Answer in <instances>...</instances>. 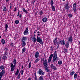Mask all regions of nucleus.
<instances>
[{
	"mask_svg": "<svg viewBox=\"0 0 80 80\" xmlns=\"http://www.w3.org/2000/svg\"><path fill=\"white\" fill-rule=\"evenodd\" d=\"M58 60V58H57V51L54 52V53L53 56V59L52 60V62L54 63L55 61Z\"/></svg>",
	"mask_w": 80,
	"mask_h": 80,
	"instance_id": "nucleus-1",
	"label": "nucleus"
},
{
	"mask_svg": "<svg viewBox=\"0 0 80 80\" xmlns=\"http://www.w3.org/2000/svg\"><path fill=\"white\" fill-rule=\"evenodd\" d=\"M37 42L40 43L41 45L43 44V42L42 41V39L38 37V36H37Z\"/></svg>",
	"mask_w": 80,
	"mask_h": 80,
	"instance_id": "nucleus-2",
	"label": "nucleus"
},
{
	"mask_svg": "<svg viewBox=\"0 0 80 80\" xmlns=\"http://www.w3.org/2000/svg\"><path fill=\"white\" fill-rule=\"evenodd\" d=\"M69 4V2H68V1H67L66 2L65 8L66 10H68L70 8V5Z\"/></svg>",
	"mask_w": 80,
	"mask_h": 80,
	"instance_id": "nucleus-3",
	"label": "nucleus"
},
{
	"mask_svg": "<svg viewBox=\"0 0 80 80\" xmlns=\"http://www.w3.org/2000/svg\"><path fill=\"white\" fill-rule=\"evenodd\" d=\"M73 10H74L75 13H76V12H77V5H76V3H74L73 5Z\"/></svg>",
	"mask_w": 80,
	"mask_h": 80,
	"instance_id": "nucleus-4",
	"label": "nucleus"
},
{
	"mask_svg": "<svg viewBox=\"0 0 80 80\" xmlns=\"http://www.w3.org/2000/svg\"><path fill=\"white\" fill-rule=\"evenodd\" d=\"M5 72L4 70H2V72H1L0 73V79H2V77H3V76L4 75Z\"/></svg>",
	"mask_w": 80,
	"mask_h": 80,
	"instance_id": "nucleus-5",
	"label": "nucleus"
},
{
	"mask_svg": "<svg viewBox=\"0 0 80 80\" xmlns=\"http://www.w3.org/2000/svg\"><path fill=\"white\" fill-rule=\"evenodd\" d=\"M68 43H71V42H72V41H73V38H72V36H70L68 38Z\"/></svg>",
	"mask_w": 80,
	"mask_h": 80,
	"instance_id": "nucleus-6",
	"label": "nucleus"
},
{
	"mask_svg": "<svg viewBox=\"0 0 80 80\" xmlns=\"http://www.w3.org/2000/svg\"><path fill=\"white\" fill-rule=\"evenodd\" d=\"M28 27H27L26 30H25V31L24 32L23 34L25 35H27L28 34Z\"/></svg>",
	"mask_w": 80,
	"mask_h": 80,
	"instance_id": "nucleus-7",
	"label": "nucleus"
},
{
	"mask_svg": "<svg viewBox=\"0 0 80 80\" xmlns=\"http://www.w3.org/2000/svg\"><path fill=\"white\" fill-rule=\"evenodd\" d=\"M38 73L40 75H43L45 74V72L42 71L41 69H39L38 70Z\"/></svg>",
	"mask_w": 80,
	"mask_h": 80,
	"instance_id": "nucleus-8",
	"label": "nucleus"
},
{
	"mask_svg": "<svg viewBox=\"0 0 80 80\" xmlns=\"http://www.w3.org/2000/svg\"><path fill=\"white\" fill-rule=\"evenodd\" d=\"M47 63H48L47 61L46 60H45L43 63V64L45 66L44 68H46V67H48V64H47Z\"/></svg>",
	"mask_w": 80,
	"mask_h": 80,
	"instance_id": "nucleus-9",
	"label": "nucleus"
},
{
	"mask_svg": "<svg viewBox=\"0 0 80 80\" xmlns=\"http://www.w3.org/2000/svg\"><path fill=\"white\" fill-rule=\"evenodd\" d=\"M60 45H65V40L63 39L61 40L59 42Z\"/></svg>",
	"mask_w": 80,
	"mask_h": 80,
	"instance_id": "nucleus-10",
	"label": "nucleus"
},
{
	"mask_svg": "<svg viewBox=\"0 0 80 80\" xmlns=\"http://www.w3.org/2000/svg\"><path fill=\"white\" fill-rule=\"evenodd\" d=\"M50 68L53 70H57V68L55 66H54V65L53 64H51L50 65Z\"/></svg>",
	"mask_w": 80,
	"mask_h": 80,
	"instance_id": "nucleus-11",
	"label": "nucleus"
},
{
	"mask_svg": "<svg viewBox=\"0 0 80 80\" xmlns=\"http://www.w3.org/2000/svg\"><path fill=\"white\" fill-rule=\"evenodd\" d=\"M4 51L5 52H4L5 55H8V48H6L4 49Z\"/></svg>",
	"mask_w": 80,
	"mask_h": 80,
	"instance_id": "nucleus-12",
	"label": "nucleus"
},
{
	"mask_svg": "<svg viewBox=\"0 0 80 80\" xmlns=\"http://www.w3.org/2000/svg\"><path fill=\"white\" fill-rule=\"evenodd\" d=\"M34 57L36 58H37L39 57V52H37L35 54Z\"/></svg>",
	"mask_w": 80,
	"mask_h": 80,
	"instance_id": "nucleus-13",
	"label": "nucleus"
},
{
	"mask_svg": "<svg viewBox=\"0 0 80 80\" xmlns=\"http://www.w3.org/2000/svg\"><path fill=\"white\" fill-rule=\"evenodd\" d=\"M22 42L21 43V45L22 46V47H25V46L27 44V43L25 42V41H21Z\"/></svg>",
	"mask_w": 80,
	"mask_h": 80,
	"instance_id": "nucleus-14",
	"label": "nucleus"
},
{
	"mask_svg": "<svg viewBox=\"0 0 80 80\" xmlns=\"http://www.w3.org/2000/svg\"><path fill=\"white\" fill-rule=\"evenodd\" d=\"M53 54H51L50 55V57L48 59V62H51V59L53 58Z\"/></svg>",
	"mask_w": 80,
	"mask_h": 80,
	"instance_id": "nucleus-15",
	"label": "nucleus"
},
{
	"mask_svg": "<svg viewBox=\"0 0 80 80\" xmlns=\"http://www.w3.org/2000/svg\"><path fill=\"white\" fill-rule=\"evenodd\" d=\"M32 41L33 42V43H35L36 41H37V38L33 37V38H32Z\"/></svg>",
	"mask_w": 80,
	"mask_h": 80,
	"instance_id": "nucleus-16",
	"label": "nucleus"
},
{
	"mask_svg": "<svg viewBox=\"0 0 80 80\" xmlns=\"http://www.w3.org/2000/svg\"><path fill=\"white\" fill-rule=\"evenodd\" d=\"M13 63L14 65V67L15 66V65H16V63H17V59H14L13 61Z\"/></svg>",
	"mask_w": 80,
	"mask_h": 80,
	"instance_id": "nucleus-17",
	"label": "nucleus"
},
{
	"mask_svg": "<svg viewBox=\"0 0 80 80\" xmlns=\"http://www.w3.org/2000/svg\"><path fill=\"white\" fill-rule=\"evenodd\" d=\"M42 21L43 22H46L47 21V18H44L42 19Z\"/></svg>",
	"mask_w": 80,
	"mask_h": 80,
	"instance_id": "nucleus-18",
	"label": "nucleus"
},
{
	"mask_svg": "<svg viewBox=\"0 0 80 80\" xmlns=\"http://www.w3.org/2000/svg\"><path fill=\"white\" fill-rule=\"evenodd\" d=\"M69 42H68L66 43L65 44V46L66 48H68V47H69Z\"/></svg>",
	"mask_w": 80,
	"mask_h": 80,
	"instance_id": "nucleus-19",
	"label": "nucleus"
},
{
	"mask_svg": "<svg viewBox=\"0 0 80 80\" xmlns=\"http://www.w3.org/2000/svg\"><path fill=\"white\" fill-rule=\"evenodd\" d=\"M7 56H6V55L5 54L4 55V56L2 57V59H3V60H7Z\"/></svg>",
	"mask_w": 80,
	"mask_h": 80,
	"instance_id": "nucleus-20",
	"label": "nucleus"
},
{
	"mask_svg": "<svg viewBox=\"0 0 80 80\" xmlns=\"http://www.w3.org/2000/svg\"><path fill=\"white\" fill-rule=\"evenodd\" d=\"M53 42L54 44L57 43V38H56L55 39H54Z\"/></svg>",
	"mask_w": 80,
	"mask_h": 80,
	"instance_id": "nucleus-21",
	"label": "nucleus"
},
{
	"mask_svg": "<svg viewBox=\"0 0 80 80\" xmlns=\"http://www.w3.org/2000/svg\"><path fill=\"white\" fill-rule=\"evenodd\" d=\"M15 67H11V72H13L14 71V70H15Z\"/></svg>",
	"mask_w": 80,
	"mask_h": 80,
	"instance_id": "nucleus-22",
	"label": "nucleus"
},
{
	"mask_svg": "<svg viewBox=\"0 0 80 80\" xmlns=\"http://www.w3.org/2000/svg\"><path fill=\"white\" fill-rule=\"evenodd\" d=\"M18 73H19V70H18V69H17L16 72L15 73V75H18Z\"/></svg>",
	"mask_w": 80,
	"mask_h": 80,
	"instance_id": "nucleus-23",
	"label": "nucleus"
},
{
	"mask_svg": "<svg viewBox=\"0 0 80 80\" xmlns=\"http://www.w3.org/2000/svg\"><path fill=\"white\" fill-rule=\"evenodd\" d=\"M26 50V49L25 48H23L22 50V53H24L25 52V51Z\"/></svg>",
	"mask_w": 80,
	"mask_h": 80,
	"instance_id": "nucleus-24",
	"label": "nucleus"
},
{
	"mask_svg": "<svg viewBox=\"0 0 80 80\" xmlns=\"http://www.w3.org/2000/svg\"><path fill=\"white\" fill-rule=\"evenodd\" d=\"M52 10H53L54 12H55V7L53 6H52Z\"/></svg>",
	"mask_w": 80,
	"mask_h": 80,
	"instance_id": "nucleus-25",
	"label": "nucleus"
},
{
	"mask_svg": "<svg viewBox=\"0 0 80 80\" xmlns=\"http://www.w3.org/2000/svg\"><path fill=\"white\" fill-rule=\"evenodd\" d=\"M40 58H38L35 60V63H37L38 61H40Z\"/></svg>",
	"mask_w": 80,
	"mask_h": 80,
	"instance_id": "nucleus-26",
	"label": "nucleus"
},
{
	"mask_svg": "<svg viewBox=\"0 0 80 80\" xmlns=\"http://www.w3.org/2000/svg\"><path fill=\"white\" fill-rule=\"evenodd\" d=\"M5 27L6 28L5 31H7V28H8V25L7 24L5 25Z\"/></svg>",
	"mask_w": 80,
	"mask_h": 80,
	"instance_id": "nucleus-27",
	"label": "nucleus"
},
{
	"mask_svg": "<svg viewBox=\"0 0 80 80\" xmlns=\"http://www.w3.org/2000/svg\"><path fill=\"white\" fill-rule=\"evenodd\" d=\"M10 64H11L10 67H15L16 66L15 65H15H13V63H10Z\"/></svg>",
	"mask_w": 80,
	"mask_h": 80,
	"instance_id": "nucleus-28",
	"label": "nucleus"
},
{
	"mask_svg": "<svg viewBox=\"0 0 80 80\" xmlns=\"http://www.w3.org/2000/svg\"><path fill=\"white\" fill-rule=\"evenodd\" d=\"M27 40V38L26 37H23L21 41H25Z\"/></svg>",
	"mask_w": 80,
	"mask_h": 80,
	"instance_id": "nucleus-29",
	"label": "nucleus"
},
{
	"mask_svg": "<svg viewBox=\"0 0 80 80\" xmlns=\"http://www.w3.org/2000/svg\"><path fill=\"white\" fill-rule=\"evenodd\" d=\"M70 74V75H71V76H73V75L75 73V72L74 71H72V72H70L69 73Z\"/></svg>",
	"mask_w": 80,
	"mask_h": 80,
	"instance_id": "nucleus-30",
	"label": "nucleus"
},
{
	"mask_svg": "<svg viewBox=\"0 0 80 80\" xmlns=\"http://www.w3.org/2000/svg\"><path fill=\"white\" fill-rule=\"evenodd\" d=\"M77 78V74L75 73L74 75V78L75 79Z\"/></svg>",
	"mask_w": 80,
	"mask_h": 80,
	"instance_id": "nucleus-31",
	"label": "nucleus"
},
{
	"mask_svg": "<svg viewBox=\"0 0 80 80\" xmlns=\"http://www.w3.org/2000/svg\"><path fill=\"white\" fill-rule=\"evenodd\" d=\"M39 14L40 15H42L43 14V12H42V10L39 11Z\"/></svg>",
	"mask_w": 80,
	"mask_h": 80,
	"instance_id": "nucleus-32",
	"label": "nucleus"
},
{
	"mask_svg": "<svg viewBox=\"0 0 80 80\" xmlns=\"http://www.w3.org/2000/svg\"><path fill=\"white\" fill-rule=\"evenodd\" d=\"M45 68V70H46V71L47 72H49V69H48V67H46V68Z\"/></svg>",
	"mask_w": 80,
	"mask_h": 80,
	"instance_id": "nucleus-33",
	"label": "nucleus"
},
{
	"mask_svg": "<svg viewBox=\"0 0 80 80\" xmlns=\"http://www.w3.org/2000/svg\"><path fill=\"white\" fill-rule=\"evenodd\" d=\"M62 63V62L61 61H59L58 62V65H61Z\"/></svg>",
	"mask_w": 80,
	"mask_h": 80,
	"instance_id": "nucleus-34",
	"label": "nucleus"
},
{
	"mask_svg": "<svg viewBox=\"0 0 80 80\" xmlns=\"http://www.w3.org/2000/svg\"><path fill=\"white\" fill-rule=\"evenodd\" d=\"M51 6H53V0H51Z\"/></svg>",
	"mask_w": 80,
	"mask_h": 80,
	"instance_id": "nucleus-35",
	"label": "nucleus"
},
{
	"mask_svg": "<svg viewBox=\"0 0 80 80\" xmlns=\"http://www.w3.org/2000/svg\"><path fill=\"white\" fill-rule=\"evenodd\" d=\"M23 12H25L26 13H28V12H27V10H26L25 9V8H23Z\"/></svg>",
	"mask_w": 80,
	"mask_h": 80,
	"instance_id": "nucleus-36",
	"label": "nucleus"
},
{
	"mask_svg": "<svg viewBox=\"0 0 80 80\" xmlns=\"http://www.w3.org/2000/svg\"><path fill=\"white\" fill-rule=\"evenodd\" d=\"M1 42L2 44H5V40L4 39H2Z\"/></svg>",
	"mask_w": 80,
	"mask_h": 80,
	"instance_id": "nucleus-37",
	"label": "nucleus"
},
{
	"mask_svg": "<svg viewBox=\"0 0 80 80\" xmlns=\"http://www.w3.org/2000/svg\"><path fill=\"white\" fill-rule=\"evenodd\" d=\"M16 24H18L19 23V21L18 20H17L15 22Z\"/></svg>",
	"mask_w": 80,
	"mask_h": 80,
	"instance_id": "nucleus-38",
	"label": "nucleus"
},
{
	"mask_svg": "<svg viewBox=\"0 0 80 80\" xmlns=\"http://www.w3.org/2000/svg\"><path fill=\"white\" fill-rule=\"evenodd\" d=\"M0 68L1 70H3V69H4V67L3 66H1L0 67Z\"/></svg>",
	"mask_w": 80,
	"mask_h": 80,
	"instance_id": "nucleus-39",
	"label": "nucleus"
},
{
	"mask_svg": "<svg viewBox=\"0 0 80 80\" xmlns=\"http://www.w3.org/2000/svg\"><path fill=\"white\" fill-rule=\"evenodd\" d=\"M72 16H73V15H72V14H69L68 15V17H69V18H72Z\"/></svg>",
	"mask_w": 80,
	"mask_h": 80,
	"instance_id": "nucleus-40",
	"label": "nucleus"
},
{
	"mask_svg": "<svg viewBox=\"0 0 80 80\" xmlns=\"http://www.w3.org/2000/svg\"><path fill=\"white\" fill-rule=\"evenodd\" d=\"M3 11V12L7 11V8H6V7H4Z\"/></svg>",
	"mask_w": 80,
	"mask_h": 80,
	"instance_id": "nucleus-41",
	"label": "nucleus"
},
{
	"mask_svg": "<svg viewBox=\"0 0 80 80\" xmlns=\"http://www.w3.org/2000/svg\"><path fill=\"white\" fill-rule=\"evenodd\" d=\"M29 68H30L31 67V62H29L28 65Z\"/></svg>",
	"mask_w": 80,
	"mask_h": 80,
	"instance_id": "nucleus-42",
	"label": "nucleus"
},
{
	"mask_svg": "<svg viewBox=\"0 0 80 80\" xmlns=\"http://www.w3.org/2000/svg\"><path fill=\"white\" fill-rule=\"evenodd\" d=\"M43 76H40L39 77V80H43V78L42 77Z\"/></svg>",
	"mask_w": 80,
	"mask_h": 80,
	"instance_id": "nucleus-43",
	"label": "nucleus"
},
{
	"mask_svg": "<svg viewBox=\"0 0 80 80\" xmlns=\"http://www.w3.org/2000/svg\"><path fill=\"white\" fill-rule=\"evenodd\" d=\"M20 73H19L18 74V76L17 77V78H18V79H20Z\"/></svg>",
	"mask_w": 80,
	"mask_h": 80,
	"instance_id": "nucleus-44",
	"label": "nucleus"
},
{
	"mask_svg": "<svg viewBox=\"0 0 80 80\" xmlns=\"http://www.w3.org/2000/svg\"><path fill=\"white\" fill-rule=\"evenodd\" d=\"M10 46L12 47H13V42L12 43L10 44Z\"/></svg>",
	"mask_w": 80,
	"mask_h": 80,
	"instance_id": "nucleus-45",
	"label": "nucleus"
},
{
	"mask_svg": "<svg viewBox=\"0 0 80 80\" xmlns=\"http://www.w3.org/2000/svg\"><path fill=\"white\" fill-rule=\"evenodd\" d=\"M44 60H45V58H41V62H43V61H44Z\"/></svg>",
	"mask_w": 80,
	"mask_h": 80,
	"instance_id": "nucleus-46",
	"label": "nucleus"
},
{
	"mask_svg": "<svg viewBox=\"0 0 80 80\" xmlns=\"http://www.w3.org/2000/svg\"><path fill=\"white\" fill-rule=\"evenodd\" d=\"M34 79H35V80H39L38 79L37 77V76L34 77Z\"/></svg>",
	"mask_w": 80,
	"mask_h": 80,
	"instance_id": "nucleus-47",
	"label": "nucleus"
},
{
	"mask_svg": "<svg viewBox=\"0 0 80 80\" xmlns=\"http://www.w3.org/2000/svg\"><path fill=\"white\" fill-rule=\"evenodd\" d=\"M56 46H57V49H58V48L59 47V44H58H58L56 45Z\"/></svg>",
	"mask_w": 80,
	"mask_h": 80,
	"instance_id": "nucleus-48",
	"label": "nucleus"
},
{
	"mask_svg": "<svg viewBox=\"0 0 80 80\" xmlns=\"http://www.w3.org/2000/svg\"><path fill=\"white\" fill-rule=\"evenodd\" d=\"M67 51H68L67 49H64V52H67Z\"/></svg>",
	"mask_w": 80,
	"mask_h": 80,
	"instance_id": "nucleus-49",
	"label": "nucleus"
},
{
	"mask_svg": "<svg viewBox=\"0 0 80 80\" xmlns=\"http://www.w3.org/2000/svg\"><path fill=\"white\" fill-rule=\"evenodd\" d=\"M17 10V7H16L15 8H14V12H15Z\"/></svg>",
	"mask_w": 80,
	"mask_h": 80,
	"instance_id": "nucleus-50",
	"label": "nucleus"
},
{
	"mask_svg": "<svg viewBox=\"0 0 80 80\" xmlns=\"http://www.w3.org/2000/svg\"><path fill=\"white\" fill-rule=\"evenodd\" d=\"M51 51H53V48H52V47H51Z\"/></svg>",
	"mask_w": 80,
	"mask_h": 80,
	"instance_id": "nucleus-51",
	"label": "nucleus"
},
{
	"mask_svg": "<svg viewBox=\"0 0 80 80\" xmlns=\"http://www.w3.org/2000/svg\"><path fill=\"white\" fill-rule=\"evenodd\" d=\"M19 17H20V18H22V15H21V14H20Z\"/></svg>",
	"mask_w": 80,
	"mask_h": 80,
	"instance_id": "nucleus-52",
	"label": "nucleus"
},
{
	"mask_svg": "<svg viewBox=\"0 0 80 80\" xmlns=\"http://www.w3.org/2000/svg\"><path fill=\"white\" fill-rule=\"evenodd\" d=\"M34 75H35V77H37V75H36V72H35L34 73Z\"/></svg>",
	"mask_w": 80,
	"mask_h": 80,
	"instance_id": "nucleus-53",
	"label": "nucleus"
},
{
	"mask_svg": "<svg viewBox=\"0 0 80 80\" xmlns=\"http://www.w3.org/2000/svg\"><path fill=\"white\" fill-rule=\"evenodd\" d=\"M23 68V66H22V70Z\"/></svg>",
	"mask_w": 80,
	"mask_h": 80,
	"instance_id": "nucleus-54",
	"label": "nucleus"
},
{
	"mask_svg": "<svg viewBox=\"0 0 80 80\" xmlns=\"http://www.w3.org/2000/svg\"><path fill=\"white\" fill-rule=\"evenodd\" d=\"M19 12H20V11H19V12H18V16H19Z\"/></svg>",
	"mask_w": 80,
	"mask_h": 80,
	"instance_id": "nucleus-55",
	"label": "nucleus"
},
{
	"mask_svg": "<svg viewBox=\"0 0 80 80\" xmlns=\"http://www.w3.org/2000/svg\"><path fill=\"white\" fill-rule=\"evenodd\" d=\"M1 62V57L0 56V62Z\"/></svg>",
	"mask_w": 80,
	"mask_h": 80,
	"instance_id": "nucleus-56",
	"label": "nucleus"
},
{
	"mask_svg": "<svg viewBox=\"0 0 80 80\" xmlns=\"http://www.w3.org/2000/svg\"><path fill=\"white\" fill-rule=\"evenodd\" d=\"M9 1V0H6V2H8Z\"/></svg>",
	"mask_w": 80,
	"mask_h": 80,
	"instance_id": "nucleus-57",
	"label": "nucleus"
},
{
	"mask_svg": "<svg viewBox=\"0 0 80 80\" xmlns=\"http://www.w3.org/2000/svg\"><path fill=\"white\" fill-rule=\"evenodd\" d=\"M22 73H23L24 72V71L22 70Z\"/></svg>",
	"mask_w": 80,
	"mask_h": 80,
	"instance_id": "nucleus-58",
	"label": "nucleus"
},
{
	"mask_svg": "<svg viewBox=\"0 0 80 80\" xmlns=\"http://www.w3.org/2000/svg\"><path fill=\"white\" fill-rule=\"evenodd\" d=\"M12 8V4H11L10 6V8Z\"/></svg>",
	"mask_w": 80,
	"mask_h": 80,
	"instance_id": "nucleus-59",
	"label": "nucleus"
},
{
	"mask_svg": "<svg viewBox=\"0 0 80 80\" xmlns=\"http://www.w3.org/2000/svg\"><path fill=\"white\" fill-rule=\"evenodd\" d=\"M39 35H40V34H38V35H37V36H38Z\"/></svg>",
	"mask_w": 80,
	"mask_h": 80,
	"instance_id": "nucleus-60",
	"label": "nucleus"
},
{
	"mask_svg": "<svg viewBox=\"0 0 80 80\" xmlns=\"http://www.w3.org/2000/svg\"><path fill=\"white\" fill-rule=\"evenodd\" d=\"M37 33H40V32H39V31H38V32H37Z\"/></svg>",
	"mask_w": 80,
	"mask_h": 80,
	"instance_id": "nucleus-61",
	"label": "nucleus"
},
{
	"mask_svg": "<svg viewBox=\"0 0 80 80\" xmlns=\"http://www.w3.org/2000/svg\"><path fill=\"white\" fill-rule=\"evenodd\" d=\"M21 75H23V72L21 73Z\"/></svg>",
	"mask_w": 80,
	"mask_h": 80,
	"instance_id": "nucleus-62",
	"label": "nucleus"
},
{
	"mask_svg": "<svg viewBox=\"0 0 80 80\" xmlns=\"http://www.w3.org/2000/svg\"><path fill=\"white\" fill-rule=\"evenodd\" d=\"M27 2H28V0H27Z\"/></svg>",
	"mask_w": 80,
	"mask_h": 80,
	"instance_id": "nucleus-63",
	"label": "nucleus"
},
{
	"mask_svg": "<svg viewBox=\"0 0 80 80\" xmlns=\"http://www.w3.org/2000/svg\"><path fill=\"white\" fill-rule=\"evenodd\" d=\"M34 33H36V32L34 31Z\"/></svg>",
	"mask_w": 80,
	"mask_h": 80,
	"instance_id": "nucleus-64",
	"label": "nucleus"
}]
</instances>
